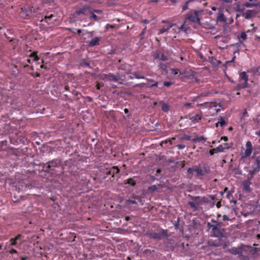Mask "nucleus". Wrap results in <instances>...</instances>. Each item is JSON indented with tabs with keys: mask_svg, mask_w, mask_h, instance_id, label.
I'll return each mask as SVG.
<instances>
[{
	"mask_svg": "<svg viewBox=\"0 0 260 260\" xmlns=\"http://www.w3.org/2000/svg\"><path fill=\"white\" fill-rule=\"evenodd\" d=\"M158 57L162 61H166L168 59V57L164 53H161L160 55H158Z\"/></svg>",
	"mask_w": 260,
	"mask_h": 260,
	"instance_id": "4c0bfd02",
	"label": "nucleus"
},
{
	"mask_svg": "<svg viewBox=\"0 0 260 260\" xmlns=\"http://www.w3.org/2000/svg\"><path fill=\"white\" fill-rule=\"evenodd\" d=\"M239 83L236 87L237 90L248 87V76L245 72H241L239 75Z\"/></svg>",
	"mask_w": 260,
	"mask_h": 260,
	"instance_id": "20e7f679",
	"label": "nucleus"
},
{
	"mask_svg": "<svg viewBox=\"0 0 260 260\" xmlns=\"http://www.w3.org/2000/svg\"><path fill=\"white\" fill-rule=\"evenodd\" d=\"M171 71H172V73L174 75H177V74L181 75V73L180 70H179L178 69H172L171 70Z\"/></svg>",
	"mask_w": 260,
	"mask_h": 260,
	"instance_id": "ea45409f",
	"label": "nucleus"
},
{
	"mask_svg": "<svg viewBox=\"0 0 260 260\" xmlns=\"http://www.w3.org/2000/svg\"><path fill=\"white\" fill-rule=\"evenodd\" d=\"M78 168L75 162L71 159L67 160L61 168L62 173L69 172L70 174L76 175L78 173Z\"/></svg>",
	"mask_w": 260,
	"mask_h": 260,
	"instance_id": "f03ea898",
	"label": "nucleus"
},
{
	"mask_svg": "<svg viewBox=\"0 0 260 260\" xmlns=\"http://www.w3.org/2000/svg\"><path fill=\"white\" fill-rule=\"evenodd\" d=\"M191 104L189 103H187L184 104V106L185 107H187V108L190 107L191 106Z\"/></svg>",
	"mask_w": 260,
	"mask_h": 260,
	"instance_id": "0e129e2a",
	"label": "nucleus"
},
{
	"mask_svg": "<svg viewBox=\"0 0 260 260\" xmlns=\"http://www.w3.org/2000/svg\"><path fill=\"white\" fill-rule=\"evenodd\" d=\"M101 39L99 37H95L92 39L90 41L87 42V46L88 47H93L100 44V41Z\"/></svg>",
	"mask_w": 260,
	"mask_h": 260,
	"instance_id": "f3484780",
	"label": "nucleus"
},
{
	"mask_svg": "<svg viewBox=\"0 0 260 260\" xmlns=\"http://www.w3.org/2000/svg\"><path fill=\"white\" fill-rule=\"evenodd\" d=\"M93 12L98 14H101L102 13V11L100 10H94Z\"/></svg>",
	"mask_w": 260,
	"mask_h": 260,
	"instance_id": "e2e57ef3",
	"label": "nucleus"
},
{
	"mask_svg": "<svg viewBox=\"0 0 260 260\" xmlns=\"http://www.w3.org/2000/svg\"><path fill=\"white\" fill-rule=\"evenodd\" d=\"M220 139H221V140L227 141L228 140V138L226 136H223V137H222Z\"/></svg>",
	"mask_w": 260,
	"mask_h": 260,
	"instance_id": "13d9d810",
	"label": "nucleus"
},
{
	"mask_svg": "<svg viewBox=\"0 0 260 260\" xmlns=\"http://www.w3.org/2000/svg\"><path fill=\"white\" fill-rule=\"evenodd\" d=\"M229 219H230L229 217L227 215H224L222 217L223 221H227V220H229Z\"/></svg>",
	"mask_w": 260,
	"mask_h": 260,
	"instance_id": "603ef678",
	"label": "nucleus"
},
{
	"mask_svg": "<svg viewBox=\"0 0 260 260\" xmlns=\"http://www.w3.org/2000/svg\"><path fill=\"white\" fill-rule=\"evenodd\" d=\"M241 250L240 247H232L228 249V251L232 254L237 255L238 254L239 255L240 252Z\"/></svg>",
	"mask_w": 260,
	"mask_h": 260,
	"instance_id": "4be33fe9",
	"label": "nucleus"
},
{
	"mask_svg": "<svg viewBox=\"0 0 260 260\" xmlns=\"http://www.w3.org/2000/svg\"><path fill=\"white\" fill-rule=\"evenodd\" d=\"M193 172L196 173V176L198 178H201V177L205 176L202 169L199 166H194L187 169V172L188 174H192Z\"/></svg>",
	"mask_w": 260,
	"mask_h": 260,
	"instance_id": "9d476101",
	"label": "nucleus"
},
{
	"mask_svg": "<svg viewBox=\"0 0 260 260\" xmlns=\"http://www.w3.org/2000/svg\"><path fill=\"white\" fill-rule=\"evenodd\" d=\"M255 166L260 167V157L259 156L256 157L255 159Z\"/></svg>",
	"mask_w": 260,
	"mask_h": 260,
	"instance_id": "37998d69",
	"label": "nucleus"
},
{
	"mask_svg": "<svg viewBox=\"0 0 260 260\" xmlns=\"http://www.w3.org/2000/svg\"><path fill=\"white\" fill-rule=\"evenodd\" d=\"M201 107L208 108L209 110H213L214 112L217 113L220 110L221 107L220 103L216 102H205L199 105Z\"/></svg>",
	"mask_w": 260,
	"mask_h": 260,
	"instance_id": "423d86ee",
	"label": "nucleus"
},
{
	"mask_svg": "<svg viewBox=\"0 0 260 260\" xmlns=\"http://www.w3.org/2000/svg\"><path fill=\"white\" fill-rule=\"evenodd\" d=\"M219 124L220 126L222 127L227 124V122L225 121L224 119L222 117H220L219 119V121L216 123V126H218V124Z\"/></svg>",
	"mask_w": 260,
	"mask_h": 260,
	"instance_id": "473e14b6",
	"label": "nucleus"
},
{
	"mask_svg": "<svg viewBox=\"0 0 260 260\" xmlns=\"http://www.w3.org/2000/svg\"><path fill=\"white\" fill-rule=\"evenodd\" d=\"M187 21L200 24V18H199V12L194 11L193 12H190L186 14L185 20L184 22V24L187 23Z\"/></svg>",
	"mask_w": 260,
	"mask_h": 260,
	"instance_id": "0eeeda50",
	"label": "nucleus"
},
{
	"mask_svg": "<svg viewBox=\"0 0 260 260\" xmlns=\"http://www.w3.org/2000/svg\"><path fill=\"white\" fill-rule=\"evenodd\" d=\"M217 20L219 22H225L226 21V18L225 17L224 14L222 12H219L217 18Z\"/></svg>",
	"mask_w": 260,
	"mask_h": 260,
	"instance_id": "b1692460",
	"label": "nucleus"
},
{
	"mask_svg": "<svg viewBox=\"0 0 260 260\" xmlns=\"http://www.w3.org/2000/svg\"><path fill=\"white\" fill-rule=\"evenodd\" d=\"M246 149L245 151V156L249 157L251 155L252 151V145L250 141H248L246 144Z\"/></svg>",
	"mask_w": 260,
	"mask_h": 260,
	"instance_id": "dca6fc26",
	"label": "nucleus"
},
{
	"mask_svg": "<svg viewBox=\"0 0 260 260\" xmlns=\"http://www.w3.org/2000/svg\"><path fill=\"white\" fill-rule=\"evenodd\" d=\"M91 13V8L88 6H84L82 8L77 9L75 15L79 16L81 15L88 16Z\"/></svg>",
	"mask_w": 260,
	"mask_h": 260,
	"instance_id": "6e6552de",
	"label": "nucleus"
},
{
	"mask_svg": "<svg viewBox=\"0 0 260 260\" xmlns=\"http://www.w3.org/2000/svg\"><path fill=\"white\" fill-rule=\"evenodd\" d=\"M230 148V146L226 147H223L222 145H219L218 147L215 148V152H224L225 149H228Z\"/></svg>",
	"mask_w": 260,
	"mask_h": 260,
	"instance_id": "bb28decb",
	"label": "nucleus"
},
{
	"mask_svg": "<svg viewBox=\"0 0 260 260\" xmlns=\"http://www.w3.org/2000/svg\"><path fill=\"white\" fill-rule=\"evenodd\" d=\"M120 172V170L117 166H113L106 173L107 175H111L112 177H114L115 175L118 174Z\"/></svg>",
	"mask_w": 260,
	"mask_h": 260,
	"instance_id": "2eb2a0df",
	"label": "nucleus"
},
{
	"mask_svg": "<svg viewBox=\"0 0 260 260\" xmlns=\"http://www.w3.org/2000/svg\"><path fill=\"white\" fill-rule=\"evenodd\" d=\"M133 75L137 79H145V77L138 72H134Z\"/></svg>",
	"mask_w": 260,
	"mask_h": 260,
	"instance_id": "c9c22d12",
	"label": "nucleus"
},
{
	"mask_svg": "<svg viewBox=\"0 0 260 260\" xmlns=\"http://www.w3.org/2000/svg\"><path fill=\"white\" fill-rule=\"evenodd\" d=\"M39 9L38 7H29V10H32L31 15L34 13H37L39 11Z\"/></svg>",
	"mask_w": 260,
	"mask_h": 260,
	"instance_id": "a19ab883",
	"label": "nucleus"
},
{
	"mask_svg": "<svg viewBox=\"0 0 260 260\" xmlns=\"http://www.w3.org/2000/svg\"><path fill=\"white\" fill-rule=\"evenodd\" d=\"M10 241L12 246H15L17 244V240H16L14 238H11Z\"/></svg>",
	"mask_w": 260,
	"mask_h": 260,
	"instance_id": "a18cd8bd",
	"label": "nucleus"
},
{
	"mask_svg": "<svg viewBox=\"0 0 260 260\" xmlns=\"http://www.w3.org/2000/svg\"><path fill=\"white\" fill-rule=\"evenodd\" d=\"M133 199H128L127 200L126 202L128 204H137V202L136 201V199H139L140 197L139 196H134L132 197Z\"/></svg>",
	"mask_w": 260,
	"mask_h": 260,
	"instance_id": "c85d7f7f",
	"label": "nucleus"
},
{
	"mask_svg": "<svg viewBox=\"0 0 260 260\" xmlns=\"http://www.w3.org/2000/svg\"><path fill=\"white\" fill-rule=\"evenodd\" d=\"M32 10H29V7H24L21 8L19 12V16L23 19H29V17L31 15Z\"/></svg>",
	"mask_w": 260,
	"mask_h": 260,
	"instance_id": "9b49d317",
	"label": "nucleus"
},
{
	"mask_svg": "<svg viewBox=\"0 0 260 260\" xmlns=\"http://www.w3.org/2000/svg\"><path fill=\"white\" fill-rule=\"evenodd\" d=\"M144 252L145 253H151V251L150 249H146V250H145Z\"/></svg>",
	"mask_w": 260,
	"mask_h": 260,
	"instance_id": "774afa93",
	"label": "nucleus"
},
{
	"mask_svg": "<svg viewBox=\"0 0 260 260\" xmlns=\"http://www.w3.org/2000/svg\"><path fill=\"white\" fill-rule=\"evenodd\" d=\"M203 116L201 114H197L194 116H191L189 117V119L191 120V121L194 123H198L200 120L202 119Z\"/></svg>",
	"mask_w": 260,
	"mask_h": 260,
	"instance_id": "aec40b11",
	"label": "nucleus"
},
{
	"mask_svg": "<svg viewBox=\"0 0 260 260\" xmlns=\"http://www.w3.org/2000/svg\"><path fill=\"white\" fill-rule=\"evenodd\" d=\"M12 70H13V75L15 77H17L18 76V74H19V72H18V70L17 69V66H15L13 67V68L12 69Z\"/></svg>",
	"mask_w": 260,
	"mask_h": 260,
	"instance_id": "58836bf2",
	"label": "nucleus"
},
{
	"mask_svg": "<svg viewBox=\"0 0 260 260\" xmlns=\"http://www.w3.org/2000/svg\"><path fill=\"white\" fill-rule=\"evenodd\" d=\"M161 187L160 184H158V187L156 185H153L149 187L148 190L151 191H154Z\"/></svg>",
	"mask_w": 260,
	"mask_h": 260,
	"instance_id": "72a5a7b5",
	"label": "nucleus"
},
{
	"mask_svg": "<svg viewBox=\"0 0 260 260\" xmlns=\"http://www.w3.org/2000/svg\"><path fill=\"white\" fill-rule=\"evenodd\" d=\"M95 87L97 89L99 90V89H100L101 87H102V85H101L100 83H98V84H96Z\"/></svg>",
	"mask_w": 260,
	"mask_h": 260,
	"instance_id": "bf43d9fd",
	"label": "nucleus"
},
{
	"mask_svg": "<svg viewBox=\"0 0 260 260\" xmlns=\"http://www.w3.org/2000/svg\"><path fill=\"white\" fill-rule=\"evenodd\" d=\"M243 117H246V116L248 117V113L246 110H244V111L243 113Z\"/></svg>",
	"mask_w": 260,
	"mask_h": 260,
	"instance_id": "052dcab7",
	"label": "nucleus"
},
{
	"mask_svg": "<svg viewBox=\"0 0 260 260\" xmlns=\"http://www.w3.org/2000/svg\"><path fill=\"white\" fill-rule=\"evenodd\" d=\"M206 139L203 136H201L199 137H198L193 140V141L196 142H200L202 141H205Z\"/></svg>",
	"mask_w": 260,
	"mask_h": 260,
	"instance_id": "79ce46f5",
	"label": "nucleus"
},
{
	"mask_svg": "<svg viewBox=\"0 0 260 260\" xmlns=\"http://www.w3.org/2000/svg\"><path fill=\"white\" fill-rule=\"evenodd\" d=\"M259 248L252 247L249 246V254L254 255L257 251H259Z\"/></svg>",
	"mask_w": 260,
	"mask_h": 260,
	"instance_id": "cd10ccee",
	"label": "nucleus"
},
{
	"mask_svg": "<svg viewBox=\"0 0 260 260\" xmlns=\"http://www.w3.org/2000/svg\"><path fill=\"white\" fill-rule=\"evenodd\" d=\"M9 253H11V254H13V253H17V251L16 250L14 249H11L10 251H9Z\"/></svg>",
	"mask_w": 260,
	"mask_h": 260,
	"instance_id": "5fc2aeb1",
	"label": "nucleus"
},
{
	"mask_svg": "<svg viewBox=\"0 0 260 260\" xmlns=\"http://www.w3.org/2000/svg\"><path fill=\"white\" fill-rule=\"evenodd\" d=\"M137 178V177L134 176L133 178H128L127 179L123 181V183L125 185L128 184L134 187L136 185V181L135 180V178Z\"/></svg>",
	"mask_w": 260,
	"mask_h": 260,
	"instance_id": "a211bd4d",
	"label": "nucleus"
},
{
	"mask_svg": "<svg viewBox=\"0 0 260 260\" xmlns=\"http://www.w3.org/2000/svg\"><path fill=\"white\" fill-rule=\"evenodd\" d=\"M260 171V167L255 166L253 167V169L252 170L249 171V174L250 175V177H248L249 180H251L256 173L259 172Z\"/></svg>",
	"mask_w": 260,
	"mask_h": 260,
	"instance_id": "6ab92c4d",
	"label": "nucleus"
},
{
	"mask_svg": "<svg viewBox=\"0 0 260 260\" xmlns=\"http://www.w3.org/2000/svg\"><path fill=\"white\" fill-rule=\"evenodd\" d=\"M207 223H209L211 225H218L219 224H222V222H219L217 219H211L210 222H207Z\"/></svg>",
	"mask_w": 260,
	"mask_h": 260,
	"instance_id": "f704fd0d",
	"label": "nucleus"
},
{
	"mask_svg": "<svg viewBox=\"0 0 260 260\" xmlns=\"http://www.w3.org/2000/svg\"><path fill=\"white\" fill-rule=\"evenodd\" d=\"M207 226L211 233V236L219 238H222L224 237V232H225V229L221 228L222 224L216 225L207 223Z\"/></svg>",
	"mask_w": 260,
	"mask_h": 260,
	"instance_id": "f257e3e1",
	"label": "nucleus"
},
{
	"mask_svg": "<svg viewBox=\"0 0 260 260\" xmlns=\"http://www.w3.org/2000/svg\"><path fill=\"white\" fill-rule=\"evenodd\" d=\"M177 147L179 149H182L185 148V145L184 144H179L177 145Z\"/></svg>",
	"mask_w": 260,
	"mask_h": 260,
	"instance_id": "3c124183",
	"label": "nucleus"
},
{
	"mask_svg": "<svg viewBox=\"0 0 260 260\" xmlns=\"http://www.w3.org/2000/svg\"><path fill=\"white\" fill-rule=\"evenodd\" d=\"M236 5V11H241V10L240 9V6L239 4H235Z\"/></svg>",
	"mask_w": 260,
	"mask_h": 260,
	"instance_id": "8fccbe9b",
	"label": "nucleus"
},
{
	"mask_svg": "<svg viewBox=\"0 0 260 260\" xmlns=\"http://www.w3.org/2000/svg\"><path fill=\"white\" fill-rule=\"evenodd\" d=\"M215 152V148L212 149L209 151V153L211 155H213Z\"/></svg>",
	"mask_w": 260,
	"mask_h": 260,
	"instance_id": "864d4df0",
	"label": "nucleus"
},
{
	"mask_svg": "<svg viewBox=\"0 0 260 260\" xmlns=\"http://www.w3.org/2000/svg\"><path fill=\"white\" fill-rule=\"evenodd\" d=\"M171 26V32L174 34H178L181 31L184 32H187L188 28L185 27L184 23H183L180 27L175 24H173L170 22Z\"/></svg>",
	"mask_w": 260,
	"mask_h": 260,
	"instance_id": "1a4fd4ad",
	"label": "nucleus"
},
{
	"mask_svg": "<svg viewBox=\"0 0 260 260\" xmlns=\"http://www.w3.org/2000/svg\"><path fill=\"white\" fill-rule=\"evenodd\" d=\"M228 190V187H225L224 189V190L223 192H221V194H223L224 193L227 192Z\"/></svg>",
	"mask_w": 260,
	"mask_h": 260,
	"instance_id": "338daca9",
	"label": "nucleus"
},
{
	"mask_svg": "<svg viewBox=\"0 0 260 260\" xmlns=\"http://www.w3.org/2000/svg\"><path fill=\"white\" fill-rule=\"evenodd\" d=\"M145 79L146 80H147V81H149V82H152L153 84H151V85H150L149 86H147V88H152L153 87H156L158 86V82L157 81H154L153 79H149V78H146L145 77Z\"/></svg>",
	"mask_w": 260,
	"mask_h": 260,
	"instance_id": "393cba45",
	"label": "nucleus"
},
{
	"mask_svg": "<svg viewBox=\"0 0 260 260\" xmlns=\"http://www.w3.org/2000/svg\"><path fill=\"white\" fill-rule=\"evenodd\" d=\"M189 2H186L184 5L182 7V10L185 11L188 8V5Z\"/></svg>",
	"mask_w": 260,
	"mask_h": 260,
	"instance_id": "09e8293b",
	"label": "nucleus"
},
{
	"mask_svg": "<svg viewBox=\"0 0 260 260\" xmlns=\"http://www.w3.org/2000/svg\"><path fill=\"white\" fill-rule=\"evenodd\" d=\"M22 237V235L21 234H18L14 238L16 240H19Z\"/></svg>",
	"mask_w": 260,
	"mask_h": 260,
	"instance_id": "6e6d98bb",
	"label": "nucleus"
},
{
	"mask_svg": "<svg viewBox=\"0 0 260 260\" xmlns=\"http://www.w3.org/2000/svg\"><path fill=\"white\" fill-rule=\"evenodd\" d=\"M81 66L85 68V67H90V64L88 62L84 61L81 63Z\"/></svg>",
	"mask_w": 260,
	"mask_h": 260,
	"instance_id": "49530a36",
	"label": "nucleus"
},
{
	"mask_svg": "<svg viewBox=\"0 0 260 260\" xmlns=\"http://www.w3.org/2000/svg\"><path fill=\"white\" fill-rule=\"evenodd\" d=\"M114 27V25H111L109 24H107L106 26V29H108L109 28H113Z\"/></svg>",
	"mask_w": 260,
	"mask_h": 260,
	"instance_id": "4d7b16f0",
	"label": "nucleus"
},
{
	"mask_svg": "<svg viewBox=\"0 0 260 260\" xmlns=\"http://www.w3.org/2000/svg\"><path fill=\"white\" fill-rule=\"evenodd\" d=\"M188 205L190 207L193 209L194 211H197L198 209L199 204H197L196 203L192 202H189Z\"/></svg>",
	"mask_w": 260,
	"mask_h": 260,
	"instance_id": "2f4dec72",
	"label": "nucleus"
},
{
	"mask_svg": "<svg viewBox=\"0 0 260 260\" xmlns=\"http://www.w3.org/2000/svg\"><path fill=\"white\" fill-rule=\"evenodd\" d=\"M169 107H168V106L167 105L164 104V105H162V110L163 111L167 112V111H169Z\"/></svg>",
	"mask_w": 260,
	"mask_h": 260,
	"instance_id": "c03bdc74",
	"label": "nucleus"
},
{
	"mask_svg": "<svg viewBox=\"0 0 260 260\" xmlns=\"http://www.w3.org/2000/svg\"><path fill=\"white\" fill-rule=\"evenodd\" d=\"M162 23L165 24V25L162 26V28H160L158 32V35L162 34L166 32H168L169 30L171 29L170 22L166 21L165 20H162L161 21Z\"/></svg>",
	"mask_w": 260,
	"mask_h": 260,
	"instance_id": "ddd939ff",
	"label": "nucleus"
},
{
	"mask_svg": "<svg viewBox=\"0 0 260 260\" xmlns=\"http://www.w3.org/2000/svg\"><path fill=\"white\" fill-rule=\"evenodd\" d=\"M238 38L239 39V41L240 42H242V41H244L245 40H246L247 36L245 32H242L240 36H238Z\"/></svg>",
	"mask_w": 260,
	"mask_h": 260,
	"instance_id": "7c9ffc66",
	"label": "nucleus"
},
{
	"mask_svg": "<svg viewBox=\"0 0 260 260\" xmlns=\"http://www.w3.org/2000/svg\"><path fill=\"white\" fill-rule=\"evenodd\" d=\"M240 248L241 250L240 252V254L239 255V257L241 258L242 260H247L248 257V255H249V246H244L240 247Z\"/></svg>",
	"mask_w": 260,
	"mask_h": 260,
	"instance_id": "f8f14e48",
	"label": "nucleus"
},
{
	"mask_svg": "<svg viewBox=\"0 0 260 260\" xmlns=\"http://www.w3.org/2000/svg\"><path fill=\"white\" fill-rule=\"evenodd\" d=\"M253 11L252 10H248L245 13L242 14V16L245 18L249 19L251 18L253 15Z\"/></svg>",
	"mask_w": 260,
	"mask_h": 260,
	"instance_id": "5701e85b",
	"label": "nucleus"
},
{
	"mask_svg": "<svg viewBox=\"0 0 260 260\" xmlns=\"http://www.w3.org/2000/svg\"><path fill=\"white\" fill-rule=\"evenodd\" d=\"M250 180H249V179L248 178L247 180L243 181L242 183L243 188L245 191H249L250 190V185L251 184V183L250 182Z\"/></svg>",
	"mask_w": 260,
	"mask_h": 260,
	"instance_id": "412c9836",
	"label": "nucleus"
},
{
	"mask_svg": "<svg viewBox=\"0 0 260 260\" xmlns=\"http://www.w3.org/2000/svg\"><path fill=\"white\" fill-rule=\"evenodd\" d=\"M37 52L34 51L31 53L30 55H29V57L31 58H33L34 61H38L40 59V57L37 55Z\"/></svg>",
	"mask_w": 260,
	"mask_h": 260,
	"instance_id": "c756f323",
	"label": "nucleus"
},
{
	"mask_svg": "<svg viewBox=\"0 0 260 260\" xmlns=\"http://www.w3.org/2000/svg\"><path fill=\"white\" fill-rule=\"evenodd\" d=\"M104 79L109 81L117 82L119 80V77L112 73L104 75Z\"/></svg>",
	"mask_w": 260,
	"mask_h": 260,
	"instance_id": "4468645a",
	"label": "nucleus"
},
{
	"mask_svg": "<svg viewBox=\"0 0 260 260\" xmlns=\"http://www.w3.org/2000/svg\"><path fill=\"white\" fill-rule=\"evenodd\" d=\"M173 84V82L171 81H166L164 83L165 86L169 87Z\"/></svg>",
	"mask_w": 260,
	"mask_h": 260,
	"instance_id": "de8ad7c7",
	"label": "nucleus"
},
{
	"mask_svg": "<svg viewBox=\"0 0 260 260\" xmlns=\"http://www.w3.org/2000/svg\"><path fill=\"white\" fill-rule=\"evenodd\" d=\"M202 170H203V172L204 173L205 175H206L207 174H209L211 173L210 167L207 164H204L203 165Z\"/></svg>",
	"mask_w": 260,
	"mask_h": 260,
	"instance_id": "a878e982",
	"label": "nucleus"
},
{
	"mask_svg": "<svg viewBox=\"0 0 260 260\" xmlns=\"http://www.w3.org/2000/svg\"><path fill=\"white\" fill-rule=\"evenodd\" d=\"M146 236L150 238L160 240L167 236V231L162 230L160 232L156 233L153 231H149L146 233Z\"/></svg>",
	"mask_w": 260,
	"mask_h": 260,
	"instance_id": "39448f33",
	"label": "nucleus"
},
{
	"mask_svg": "<svg viewBox=\"0 0 260 260\" xmlns=\"http://www.w3.org/2000/svg\"><path fill=\"white\" fill-rule=\"evenodd\" d=\"M61 167L60 160L56 159L44 164L42 170L45 172L53 173L52 172L55 171V168H60L61 169Z\"/></svg>",
	"mask_w": 260,
	"mask_h": 260,
	"instance_id": "7ed1b4c3",
	"label": "nucleus"
},
{
	"mask_svg": "<svg viewBox=\"0 0 260 260\" xmlns=\"http://www.w3.org/2000/svg\"><path fill=\"white\" fill-rule=\"evenodd\" d=\"M216 207L217 208H219L221 206V202L219 201L216 203Z\"/></svg>",
	"mask_w": 260,
	"mask_h": 260,
	"instance_id": "680f3d73",
	"label": "nucleus"
},
{
	"mask_svg": "<svg viewBox=\"0 0 260 260\" xmlns=\"http://www.w3.org/2000/svg\"><path fill=\"white\" fill-rule=\"evenodd\" d=\"M89 15H90L89 19L90 20L93 19L95 21H97L99 20L98 16L94 13V12L92 11V10L91 9V13H90Z\"/></svg>",
	"mask_w": 260,
	"mask_h": 260,
	"instance_id": "e433bc0d",
	"label": "nucleus"
},
{
	"mask_svg": "<svg viewBox=\"0 0 260 260\" xmlns=\"http://www.w3.org/2000/svg\"><path fill=\"white\" fill-rule=\"evenodd\" d=\"M40 68H41V69H47V66H46V65L44 64H41V65L40 66Z\"/></svg>",
	"mask_w": 260,
	"mask_h": 260,
	"instance_id": "69168bd1",
	"label": "nucleus"
}]
</instances>
